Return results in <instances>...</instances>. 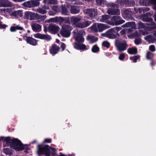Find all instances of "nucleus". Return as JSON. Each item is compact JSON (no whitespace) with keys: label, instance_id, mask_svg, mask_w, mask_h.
I'll list each match as a JSON object with an SVG mask.
<instances>
[{"label":"nucleus","instance_id":"f257e3e1","mask_svg":"<svg viewBox=\"0 0 156 156\" xmlns=\"http://www.w3.org/2000/svg\"><path fill=\"white\" fill-rule=\"evenodd\" d=\"M2 141L3 143L6 142V145H4V147L8 146L10 144V147L17 151H22L24 149V145L22 143L20 140L17 138H13L11 139L10 136L5 137H0V142Z\"/></svg>","mask_w":156,"mask_h":156},{"label":"nucleus","instance_id":"f03ea898","mask_svg":"<svg viewBox=\"0 0 156 156\" xmlns=\"http://www.w3.org/2000/svg\"><path fill=\"white\" fill-rule=\"evenodd\" d=\"M50 149L53 152H55L56 151L55 148L50 147L48 145L43 146L42 144H39L38 145L37 154L39 156L41 155H44L45 156H50Z\"/></svg>","mask_w":156,"mask_h":156},{"label":"nucleus","instance_id":"7ed1b4c3","mask_svg":"<svg viewBox=\"0 0 156 156\" xmlns=\"http://www.w3.org/2000/svg\"><path fill=\"white\" fill-rule=\"evenodd\" d=\"M71 28L69 25L63 24L60 31V34L64 37H68L71 34Z\"/></svg>","mask_w":156,"mask_h":156},{"label":"nucleus","instance_id":"20e7f679","mask_svg":"<svg viewBox=\"0 0 156 156\" xmlns=\"http://www.w3.org/2000/svg\"><path fill=\"white\" fill-rule=\"evenodd\" d=\"M73 32L74 34L76 35L75 39L77 42V43H80L83 42L84 39L83 36V34L84 32V31L76 29L74 30Z\"/></svg>","mask_w":156,"mask_h":156},{"label":"nucleus","instance_id":"39448f33","mask_svg":"<svg viewBox=\"0 0 156 156\" xmlns=\"http://www.w3.org/2000/svg\"><path fill=\"white\" fill-rule=\"evenodd\" d=\"M115 43L118 51L120 52L125 50L128 46L125 41H120L119 40H116Z\"/></svg>","mask_w":156,"mask_h":156},{"label":"nucleus","instance_id":"423d86ee","mask_svg":"<svg viewBox=\"0 0 156 156\" xmlns=\"http://www.w3.org/2000/svg\"><path fill=\"white\" fill-rule=\"evenodd\" d=\"M52 9L56 12H60L62 14L65 15H66L68 12L67 9L62 4L61 6L56 5L53 6Z\"/></svg>","mask_w":156,"mask_h":156},{"label":"nucleus","instance_id":"0eeeda50","mask_svg":"<svg viewBox=\"0 0 156 156\" xmlns=\"http://www.w3.org/2000/svg\"><path fill=\"white\" fill-rule=\"evenodd\" d=\"M49 21L54 22H60L61 23H69V18H64L61 17H55L49 19Z\"/></svg>","mask_w":156,"mask_h":156},{"label":"nucleus","instance_id":"6e6552de","mask_svg":"<svg viewBox=\"0 0 156 156\" xmlns=\"http://www.w3.org/2000/svg\"><path fill=\"white\" fill-rule=\"evenodd\" d=\"M41 0H31L24 2L23 5L25 7L31 8L36 7L40 4L39 1Z\"/></svg>","mask_w":156,"mask_h":156},{"label":"nucleus","instance_id":"1a4fd4ad","mask_svg":"<svg viewBox=\"0 0 156 156\" xmlns=\"http://www.w3.org/2000/svg\"><path fill=\"white\" fill-rule=\"evenodd\" d=\"M152 14L150 12H147L146 14H141L140 16V19L144 22H152L153 19L151 18Z\"/></svg>","mask_w":156,"mask_h":156},{"label":"nucleus","instance_id":"9d476101","mask_svg":"<svg viewBox=\"0 0 156 156\" xmlns=\"http://www.w3.org/2000/svg\"><path fill=\"white\" fill-rule=\"evenodd\" d=\"M86 13L90 18L95 17L98 15V10L94 8L87 9H86Z\"/></svg>","mask_w":156,"mask_h":156},{"label":"nucleus","instance_id":"9b49d317","mask_svg":"<svg viewBox=\"0 0 156 156\" xmlns=\"http://www.w3.org/2000/svg\"><path fill=\"white\" fill-rule=\"evenodd\" d=\"M103 34L105 35L104 36L110 39H115L117 37L116 33L113 28L109 30Z\"/></svg>","mask_w":156,"mask_h":156},{"label":"nucleus","instance_id":"f8f14e48","mask_svg":"<svg viewBox=\"0 0 156 156\" xmlns=\"http://www.w3.org/2000/svg\"><path fill=\"white\" fill-rule=\"evenodd\" d=\"M34 37L35 38L44 40L47 41H49L51 39V36L49 35L42 34L39 33L34 34Z\"/></svg>","mask_w":156,"mask_h":156},{"label":"nucleus","instance_id":"ddd939ff","mask_svg":"<svg viewBox=\"0 0 156 156\" xmlns=\"http://www.w3.org/2000/svg\"><path fill=\"white\" fill-rule=\"evenodd\" d=\"M112 22L113 24L115 25H119L123 23L125 21L122 19L119 16H114L111 18Z\"/></svg>","mask_w":156,"mask_h":156},{"label":"nucleus","instance_id":"4468645a","mask_svg":"<svg viewBox=\"0 0 156 156\" xmlns=\"http://www.w3.org/2000/svg\"><path fill=\"white\" fill-rule=\"evenodd\" d=\"M37 14L30 11H26L25 12L24 18L31 20L37 18Z\"/></svg>","mask_w":156,"mask_h":156},{"label":"nucleus","instance_id":"2eb2a0df","mask_svg":"<svg viewBox=\"0 0 156 156\" xmlns=\"http://www.w3.org/2000/svg\"><path fill=\"white\" fill-rule=\"evenodd\" d=\"M74 47L77 50H80L85 51L88 49L89 48V46H86L83 44L75 43H74Z\"/></svg>","mask_w":156,"mask_h":156},{"label":"nucleus","instance_id":"dca6fc26","mask_svg":"<svg viewBox=\"0 0 156 156\" xmlns=\"http://www.w3.org/2000/svg\"><path fill=\"white\" fill-rule=\"evenodd\" d=\"M60 48L55 44H53L49 50L50 53L53 56L57 54Z\"/></svg>","mask_w":156,"mask_h":156},{"label":"nucleus","instance_id":"f3484780","mask_svg":"<svg viewBox=\"0 0 156 156\" xmlns=\"http://www.w3.org/2000/svg\"><path fill=\"white\" fill-rule=\"evenodd\" d=\"M59 29V28L58 26L53 24L49 25L48 27V31L52 32L54 34L57 33Z\"/></svg>","mask_w":156,"mask_h":156},{"label":"nucleus","instance_id":"a211bd4d","mask_svg":"<svg viewBox=\"0 0 156 156\" xmlns=\"http://www.w3.org/2000/svg\"><path fill=\"white\" fill-rule=\"evenodd\" d=\"M130 8L124 10L123 11V13L126 17L131 19L133 18L132 16L135 14L134 12L130 10Z\"/></svg>","mask_w":156,"mask_h":156},{"label":"nucleus","instance_id":"6ab92c4d","mask_svg":"<svg viewBox=\"0 0 156 156\" xmlns=\"http://www.w3.org/2000/svg\"><path fill=\"white\" fill-rule=\"evenodd\" d=\"M26 41L27 42L33 46H35L37 44L36 40L31 37H27Z\"/></svg>","mask_w":156,"mask_h":156},{"label":"nucleus","instance_id":"aec40b11","mask_svg":"<svg viewBox=\"0 0 156 156\" xmlns=\"http://www.w3.org/2000/svg\"><path fill=\"white\" fill-rule=\"evenodd\" d=\"M12 5V3L8 0H0V7H9Z\"/></svg>","mask_w":156,"mask_h":156},{"label":"nucleus","instance_id":"412c9836","mask_svg":"<svg viewBox=\"0 0 156 156\" xmlns=\"http://www.w3.org/2000/svg\"><path fill=\"white\" fill-rule=\"evenodd\" d=\"M108 13L110 15H120V10L118 9H110L108 10Z\"/></svg>","mask_w":156,"mask_h":156},{"label":"nucleus","instance_id":"4be33fe9","mask_svg":"<svg viewBox=\"0 0 156 156\" xmlns=\"http://www.w3.org/2000/svg\"><path fill=\"white\" fill-rule=\"evenodd\" d=\"M70 11L71 13L76 14L79 13L80 10L77 6L75 5H72L71 6Z\"/></svg>","mask_w":156,"mask_h":156},{"label":"nucleus","instance_id":"5701e85b","mask_svg":"<svg viewBox=\"0 0 156 156\" xmlns=\"http://www.w3.org/2000/svg\"><path fill=\"white\" fill-rule=\"evenodd\" d=\"M87 39L89 41L90 43H93L96 42L98 41V38L95 36L88 35L87 37Z\"/></svg>","mask_w":156,"mask_h":156},{"label":"nucleus","instance_id":"b1692460","mask_svg":"<svg viewBox=\"0 0 156 156\" xmlns=\"http://www.w3.org/2000/svg\"><path fill=\"white\" fill-rule=\"evenodd\" d=\"M10 30L12 32H15L17 30H24V29L23 27L18 25L16 26H11L10 27Z\"/></svg>","mask_w":156,"mask_h":156},{"label":"nucleus","instance_id":"393cba45","mask_svg":"<svg viewBox=\"0 0 156 156\" xmlns=\"http://www.w3.org/2000/svg\"><path fill=\"white\" fill-rule=\"evenodd\" d=\"M31 27L33 30L35 32L40 31L41 28V26L38 24H33Z\"/></svg>","mask_w":156,"mask_h":156},{"label":"nucleus","instance_id":"a878e982","mask_svg":"<svg viewBox=\"0 0 156 156\" xmlns=\"http://www.w3.org/2000/svg\"><path fill=\"white\" fill-rule=\"evenodd\" d=\"M127 52L130 55L135 54L137 53V49L136 47L129 48L127 50Z\"/></svg>","mask_w":156,"mask_h":156},{"label":"nucleus","instance_id":"bb28decb","mask_svg":"<svg viewBox=\"0 0 156 156\" xmlns=\"http://www.w3.org/2000/svg\"><path fill=\"white\" fill-rule=\"evenodd\" d=\"M11 15L16 17H21L22 16V13L20 10H17L12 12Z\"/></svg>","mask_w":156,"mask_h":156},{"label":"nucleus","instance_id":"cd10ccee","mask_svg":"<svg viewBox=\"0 0 156 156\" xmlns=\"http://www.w3.org/2000/svg\"><path fill=\"white\" fill-rule=\"evenodd\" d=\"M126 0H117V5H119V7L120 6L122 7L126 5V3L128 2Z\"/></svg>","mask_w":156,"mask_h":156},{"label":"nucleus","instance_id":"c85d7f7f","mask_svg":"<svg viewBox=\"0 0 156 156\" xmlns=\"http://www.w3.org/2000/svg\"><path fill=\"white\" fill-rule=\"evenodd\" d=\"M97 27L98 29V31L99 32H102L105 28V25L103 24L98 23L97 24Z\"/></svg>","mask_w":156,"mask_h":156},{"label":"nucleus","instance_id":"c756f323","mask_svg":"<svg viewBox=\"0 0 156 156\" xmlns=\"http://www.w3.org/2000/svg\"><path fill=\"white\" fill-rule=\"evenodd\" d=\"M3 152L6 155H9L12 154V151L9 148H4L2 150Z\"/></svg>","mask_w":156,"mask_h":156},{"label":"nucleus","instance_id":"7c9ffc66","mask_svg":"<svg viewBox=\"0 0 156 156\" xmlns=\"http://www.w3.org/2000/svg\"><path fill=\"white\" fill-rule=\"evenodd\" d=\"M81 20L80 18L77 17H72L71 18V20L73 23L76 26V24L78 23Z\"/></svg>","mask_w":156,"mask_h":156},{"label":"nucleus","instance_id":"2f4dec72","mask_svg":"<svg viewBox=\"0 0 156 156\" xmlns=\"http://www.w3.org/2000/svg\"><path fill=\"white\" fill-rule=\"evenodd\" d=\"M92 51L94 53H96L99 52L100 49L97 44L94 45L91 49Z\"/></svg>","mask_w":156,"mask_h":156},{"label":"nucleus","instance_id":"473e14b6","mask_svg":"<svg viewBox=\"0 0 156 156\" xmlns=\"http://www.w3.org/2000/svg\"><path fill=\"white\" fill-rule=\"evenodd\" d=\"M140 4L142 6L149 5V0H140L139 1Z\"/></svg>","mask_w":156,"mask_h":156},{"label":"nucleus","instance_id":"72a5a7b5","mask_svg":"<svg viewBox=\"0 0 156 156\" xmlns=\"http://www.w3.org/2000/svg\"><path fill=\"white\" fill-rule=\"evenodd\" d=\"M110 18V16L108 15H104L101 16V18L100 19V21L104 22Z\"/></svg>","mask_w":156,"mask_h":156},{"label":"nucleus","instance_id":"f704fd0d","mask_svg":"<svg viewBox=\"0 0 156 156\" xmlns=\"http://www.w3.org/2000/svg\"><path fill=\"white\" fill-rule=\"evenodd\" d=\"M102 46L106 47L107 48H109L110 46V43L107 41H104L102 43Z\"/></svg>","mask_w":156,"mask_h":156},{"label":"nucleus","instance_id":"c9c22d12","mask_svg":"<svg viewBox=\"0 0 156 156\" xmlns=\"http://www.w3.org/2000/svg\"><path fill=\"white\" fill-rule=\"evenodd\" d=\"M140 57L139 55H136L132 57H130L129 58L130 60H133L134 63L136 62L137 60L140 58Z\"/></svg>","mask_w":156,"mask_h":156},{"label":"nucleus","instance_id":"e433bc0d","mask_svg":"<svg viewBox=\"0 0 156 156\" xmlns=\"http://www.w3.org/2000/svg\"><path fill=\"white\" fill-rule=\"evenodd\" d=\"M127 1H128L126 4V5H127L129 6H134L135 4V2L133 0H126Z\"/></svg>","mask_w":156,"mask_h":156},{"label":"nucleus","instance_id":"4c0bfd02","mask_svg":"<svg viewBox=\"0 0 156 156\" xmlns=\"http://www.w3.org/2000/svg\"><path fill=\"white\" fill-rule=\"evenodd\" d=\"M91 29L95 32H98V29L97 27V24L96 23L94 24L91 27Z\"/></svg>","mask_w":156,"mask_h":156},{"label":"nucleus","instance_id":"58836bf2","mask_svg":"<svg viewBox=\"0 0 156 156\" xmlns=\"http://www.w3.org/2000/svg\"><path fill=\"white\" fill-rule=\"evenodd\" d=\"M149 5L152 4L154 5V9L156 10V0H149Z\"/></svg>","mask_w":156,"mask_h":156},{"label":"nucleus","instance_id":"ea45409f","mask_svg":"<svg viewBox=\"0 0 156 156\" xmlns=\"http://www.w3.org/2000/svg\"><path fill=\"white\" fill-rule=\"evenodd\" d=\"M115 33H116V34L118 36H119V34L118 33V32L119 31H120L122 29V27H114L113 28Z\"/></svg>","mask_w":156,"mask_h":156},{"label":"nucleus","instance_id":"a19ab883","mask_svg":"<svg viewBox=\"0 0 156 156\" xmlns=\"http://www.w3.org/2000/svg\"><path fill=\"white\" fill-rule=\"evenodd\" d=\"M37 11L38 12L42 14H45L47 12V11L46 10L41 8L38 9Z\"/></svg>","mask_w":156,"mask_h":156},{"label":"nucleus","instance_id":"79ce46f5","mask_svg":"<svg viewBox=\"0 0 156 156\" xmlns=\"http://www.w3.org/2000/svg\"><path fill=\"white\" fill-rule=\"evenodd\" d=\"M76 27L80 28H83L84 27V24L83 22L82 23H78L76 24Z\"/></svg>","mask_w":156,"mask_h":156},{"label":"nucleus","instance_id":"37998d69","mask_svg":"<svg viewBox=\"0 0 156 156\" xmlns=\"http://www.w3.org/2000/svg\"><path fill=\"white\" fill-rule=\"evenodd\" d=\"M84 27L88 26L91 23V22L87 20L83 22Z\"/></svg>","mask_w":156,"mask_h":156},{"label":"nucleus","instance_id":"c03bdc74","mask_svg":"<svg viewBox=\"0 0 156 156\" xmlns=\"http://www.w3.org/2000/svg\"><path fill=\"white\" fill-rule=\"evenodd\" d=\"M125 55L124 53L120 54L119 57V59L121 61H123L125 58Z\"/></svg>","mask_w":156,"mask_h":156},{"label":"nucleus","instance_id":"a18cd8bd","mask_svg":"<svg viewBox=\"0 0 156 156\" xmlns=\"http://www.w3.org/2000/svg\"><path fill=\"white\" fill-rule=\"evenodd\" d=\"M141 42V39L140 38L136 39L134 41L136 45L139 44Z\"/></svg>","mask_w":156,"mask_h":156},{"label":"nucleus","instance_id":"49530a36","mask_svg":"<svg viewBox=\"0 0 156 156\" xmlns=\"http://www.w3.org/2000/svg\"><path fill=\"white\" fill-rule=\"evenodd\" d=\"M138 12L140 14L142 13V12H144L145 11H146L145 9L144 8H138Z\"/></svg>","mask_w":156,"mask_h":156},{"label":"nucleus","instance_id":"de8ad7c7","mask_svg":"<svg viewBox=\"0 0 156 156\" xmlns=\"http://www.w3.org/2000/svg\"><path fill=\"white\" fill-rule=\"evenodd\" d=\"M104 0H96L97 4L99 5H101L103 3Z\"/></svg>","mask_w":156,"mask_h":156},{"label":"nucleus","instance_id":"09e8293b","mask_svg":"<svg viewBox=\"0 0 156 156\" xmlns=\"http://www.w3.org/2000/svg\"><path fill=\"white\" fill-rule=\"evenodd\" d=\"M150 50L152 51H154L155 50V47L154 45H151L149 47Z\"/></svg>","mask_w":156,"mask_h":156},{"label":"nucleus","instance_id":"8fccbe9b","mask_svg":"<svg viewBox=\"0 0 156 156\" xmlns=\"http://www.w3.org/2000/svg\"><path fill=\"white\" fill-rule=\"evenodd\" d=\"M60 47L62 48V51H63L65 49L66 45L64 43L62 42Z\"/></svg>","mask_w":156,"mask_h":156},{"label":"nucleus","instance_id":"3c124183","mask_svg":"<svg viewBox=\"0 0 156 156\" xmlns=\"http://www.w3.org/2000/svg\"><path fill=\"white\" fill-rule=\"evenodd\" d=\"M51 139H45L44 142L45 143H51Z\"/></svg>","mask_w":156,"mask_h":156},{"label":"nucleus","instance_id":"603ef678","mask_svg":"<svg viewBox=\"0 0 156 156\" xmlns=\"http://www.w3.org/2000/svg\"><path fill=\"white\" fill-rule=\"evenodd\" d=\"M7 27L5 24H2L0 23V29H5L6 27Z\"/></svg>","mask_w":156,"mask_h":156},{"label":"nucleus","instance_id":"864d4df0","mask_svg":"<svg viewBox=\"0 0 156 156\" xmlns=\"http://www.w3.org/2000/svg\"><path fill=\"white\" fill-rule=\"evenodd\" d=\"M57 0H49V3L55 4L57 3Z\"/></svg>","mask_w":156,"mask_h":156},{"label":"nucleus","instance_id":"5fc2aeb1","mask_svg":"<svg viewBox=\"0 0 156 156\" xmlns=\"http://www.w3.org/2000/svg\"><path fill=\"white\" fill-rule=\"evenodd\" d=\"M111 6L112 7H115L117 9H118L119 8V5H117V4L112 3L111 4Z\"/></svg>","mask_w":156,"mask_h":156},{"label":"nucleus","instance_id":"6e6d98bb","mask_svg":"<svg viewBox=\"0 0 156 156\" xmlns=\"http://www.w3.org/2000/svg\"><path fill=\"white\" fill-rule=\"evenodd\" d=\"M135 23L134 22H130L126 23V24L127 26H130L133 25V24Z\"/></svg>","mask_w":156,"mask_h":156},{"label":"nucleus","instance_id":"4d7b16f0","mask_svg":"<svg viewBox=\"0 0 156 156\" xmlns=\"http://www.w3.org/2000/svg\"><path fill=\"white\" fill-rule=\"evenodd\" d=\"M150 52L149 51L147 52V59H151V58L150 56Z\"/></svg>","mask_w":156,"mask_h":156},{"label":"nucleus","instance_id":"13d9d810","mask_svg":"<svg viewBox=\"0 0 156 156\" xmlns=\"http://www.w3.org/2000/svg\"><path fill=\"white\" fill-rule=\"evenodd\" d=\"M48 14L50 16H53L55 15V13L53 11H50L48 12Z\"/></svg>","mask_w":156,"mask_h":156},{"label":"nucleus","instance_id":"bf43d9fd","mask_svg":"<svg viewBox=\"0 0 156 156\" xmlns=\"http://www.w3.org/2000/svg\"><path fill=\"white\" fill-rule=\"evenodd\" d=\"M126 33V32L124 29L122 30L120 32V33L121 35L125 34Z\"/></svg>","mask_w":156,"mask_h":156},{"label":"nucleus","instance_id":"052dcab7","mask_svg":"<svg viewBox=\"0 0 156 156\" xmlns=\"http://www.w3.org/2000/svg\"><path fill=\"white\" fill-rule=\"evenodd\" d=\"M49 0H44L43 2L45 4H46L47 3H49Z\"/></svg>","mask_w":156,"mask_h":156},{"label":"nucleus","instance_id":"680f3d73","mask_svg":"<svg viewBox=\"0 0 156 156\" xmlns=\"http://www.w3.org/2000/svg\"><path fill=\"white\" fill-rule=\"evenodd\" d=\"M44 9H49V7L48 6L44 5Z\"/></svg>","mask_w":156,"mask_h":156},{"label":"nucleus","instance_id":"e2e57ef3","mask_svg":"<svg viewBox=\"0 0 156 156\" xmlns=\"http://www.w3.org/2000/svg\"><path fill=\"white\" fill-rule=\"evenodd\" d=\"M134 9L135 12L136 13L138 12V9L136 8H134Z\"/></svg>","mask_w":156,"mask_h":156},{"label":"nucleus","instance_id":"0e129e2a","mask_svg":"<svg viewBox=\"0 0 156 156\" xmlns=\"http://www.w3.org/2000/svg\"><path fill=\"white\" fill-rule=\"evenodd\" d=\"M55 154L56 153L55 152H52L51 153V152L50 155L51 154V155L53 156L55 155Z\"/></svg>","mask_w":156,"mask_h":156},{"label":"nucleus","instance_id":"69168bd1","mask_svg":"<svg viewBox=\"0 0 156 156\" xmlns=\"http://www.w3.org/2000/svg\"><path fill=\"white\" fill-rule=\"evenodd\" d=\"M56 42L58 44H59L60 42V41L58 39H56Z\"/></svg>","mask_w":156,"mask_h":156},{"label":"nucleus","instance_id":"338daca9","mask_svg":"<svg viewBox=\"0 0 156 156\" xmlns=\"http://www.w3.org/2000/svg\"><path fill=\"white\" fill-rule=\"evenodd\" d=\"M154 20L156 22V13L155 14H154Z\"/></svg>","mask_w":156,"mask_h":156},{"label":"nucleus","instance_id":"774afa93","mask_svg":"<svg viewBox=\"0 0 156 156\" xmlns=\"http://www.w3.org/2000/svg\"><path fill=\"white\" fill-rule=\"evenodd\" d=\"M60 155L59 156H66L65 155L63 154L62 153H61V152H60Z\"/></svg>","mask_w":156,"mask_h":156}]
</instances>
